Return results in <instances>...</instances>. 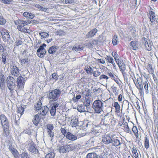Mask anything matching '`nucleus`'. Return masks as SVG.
I'll return each instance as SVG.
<instances>
[{
  "label": "nucleus",
  "mask_w": 158,
  "mask_h": 158,
  "mask_svg": "<svg viewBox=\"0 0 158 158\" xmlns=\"http://www.w3.org/2000/svg\"><path fill=\"white\" fill-rule=\"evenodd\" d=\"M24 111V109L22 106L19 107L17 110V112L18 113L20 114V115L21 116L23 114Z\"/></svg>",
  "instance_id": "49"
},
{
  "label": "nucleus",
  "mask_w": 158,
  "mask_h": 158,
  "mask_svg": "<svg viewBox=\"0 0 158 158\" xmlns=\"http://www.w3.org/2000/svg\"><path fill=\"white\" fill-rule=\"evenodd\" d=\"M91 98L90 96L88 95L85 98L84 102V104L86 106H89L90 103Z\"/></svg>",
  "instance_id": "26"
},
{
  "label": "nucleus",
  "mask_w": 158,
  "mask_h": 158,
  "mask_svg": "<svg viewBox=\"0 0 158 158\" xmlns=\"http://www.w3.org/2000/svg\"><path fill=\"white\" fill-rule=\"evenodd\" d=\"M105 58L108 62L111 64L114 63V59L113 58L110 56H107L105 57Z\"/></svg>",
  "instance_id": "48"
},
{
  "label": "nucleus",
  "mask_w": 158,
  "mask_h": 158,
  "mask_svg": "<svg viewBox=\"0 0 158 158\" xmlns=\"http://www.w3.org/2000/svg\"><path fill=\"white\" fill-rule=\"evenodd\" d=\"M144 146L146 149H148L149 147V140L147 136L144 137Z\"/></svg>",
  "instance_id": "37"
},
{
  "label": "nucleus",
  "mask_w": 158,
  "mask_h": 158,
  "mask_svg": "<svg viewBox=\"0 0 158 158\" xmlns=\"http://www.w3.org/2000/svg\"><path fill=\"white\" fill-rule=\"evenodd\" d=\"M65 136L68 139L72 141L75 140L77 139L76 136L73 135L69 132L67 133Z\"/></svg>",
  "instance_id": "22"
},
{
  "label": "nucleus",
  "mask_w": 158,
  "mask_h": 158,
  "mask_svg": "<svg viewBox=\"0 0 158 158\" xmlns=\"http://www.w3.org/2000/svg\"><path fill=\"white\" fill-rule=\"evenodd\" d=\"M123 125L124 126V127L125 131L128 133H131V131L127 123V122L124 123L123 124Z\"/></svg>",
  "instance_id": "39"
},
{
  "label": "nucleus",
  "mask_w": 158,
  "mask_h": 158,
  "mask_svg": "<svg viewBox=\"0 0 158 158\" xmlns=\"http://www.w3.org/2000/svg\"><path fill=\"white\" fill-rule=\"evenodd\" d=\"M28 145L29 146L28 150L29 151L34 154L38 153V151L35 147V144L33 142H30Z\"/></svg>",
  "instance_id": "9"
},
{
  "label": "nucleus",
  "mask_w": 158,
  "mask_h": 158,
  "mask_svg": "<svg viewBox=\"0 0 158 158\" xmlns=\"http://www.w3.org/2000/svg\"><path fill=\"white\" fill-rule=\"evenodd\" d=\"M61 94L60 90L58 89H55L50 92L48 94V98L50 101H56Z\"/></svg>",
  "instance_id": "3"
},
{
  "label": "nucleus",
  "mask_w": 158,
  "mask_h": 158,
  "mask_svg": "<svg viewBox=\"0 0 158 158\" xmlns=\"http://www.w3.org/2000/svg\"><path fill=\"white\" fill-rule=\"evenodd\" d=\"M8 148L15 158H19V153L16 149L13 148L11 145H10Z\"/></svg>",
  "instance_id": "15"
},
{
  "label": "nucleus",
  "mask_w": 158,
  "mask_h": 158,
  "mask_svg": "<svg viewBox=\"0 0 158 158\" xmlns=\"http://www.w3.org/2000/svg\"><path fill=\"white\" fill-rule=\"evenodd\" d=\"M104 102L100 100H95L93 104L92 107L95 113L100 114L103 111Z\"/></svg>",
  "instance_id": "2"
},
{
  "label": "nucleus",
  "mask_w": 158,
  "mask_h": 158,
  "mask_svg": "<svg viewBox=\"0 0 158 158\" xmlns=\"http://www.w3.org/2000/svg\"><path fill=\"white\" fill-rule=\"evenodd\" d=\"M98 155L95 153L91 152L88 153L86 156V158H98Z\"/></svg>",
  "instance_id": "33"
},
{
  "label": "nucleus",
  "mask_w": 158,
  "mask_h": 158,
  "mask_svg": "<svg viewBox=\"0 0 158 158\" xmlns=\"http://www.w3.org/2000/svg\"><path fill=\"white\" fill-rule=\"evenodd\" d=\"M6 23V20L3 17L0 16V24L1 25H4Z\"/></svg>",
  "instance_id": "53"
},
{
  "label": "nucleus",
  "mask_w": 158,
  "mask_h": 158,
  "mask_svg": "<svg viewBox=\"0 0 158 158\" xmlns=\"http://www.w3.org/2000/svg\"><path fill=\"white\" fill-rule=\"evenodd\" d=\"M60 131L62 134L65 136L66 133V130L65 129V127L64 128L61 127L60 129Z\"/></svg>",
  "instance_id": "61"
},
{
  "label": "nucleus",
  "mask_w": 158,
  "mask_h": 158,
  "mask_svg": "<svg viewBox=\"0 0 158 158\" xmlns=\"http://www.w3.org/2000/svg\"><path fill=\"white\" fill-rule=\"evenodd\" d=\"M110 120V118L109 116V115L107 114L102 118L100 122V125L101 126L103 125L106 127H108Z\"/></svg>",
  "instance_id": "7"
},
{
  "label": "nucleus",
  "mask_w": 158,
  "mask_h": 158,
  "mask_svg": "<svg viewBox=\"0 0 158 158\" xmlns=\"http://www.w3.org/2000/svg\"><path fill=\"white\" fill-rule=\"evenodd\" d=\"M23 15L24 17L27 18L32 19L35 17V15L31 13H29L27 12H25L23 14Z\"/></svg>",
  "instance_id": "28"
},
{
  "label": "nucleus",
  "mask_w": 158,
  "mask_h": 158,
  "mask_svg": "<svg viewBox=\"0 0 158 158\" xmlns=\"http://www.w3.org/2000/svg\"><path fill=\"white\" fill-rule=\"evenodd\" d=\"M99 128L97 127H96L93 129L92 132L93 134L94 135H95L96 136H99L100 134V132L99 130Z\"/></svg>",
  "instance_id": "36"
},
{
  "label": "nucleus",
  "mask_w": 158,
  "mask_h": 158,
  "mask_svg": "<svg viewBox=\"0 0 158 158\" xmlns=\"http://www.w3.org/2000/svg\"><path fill=\"white\" fill-rule=\"evenodd\" d=\"M21 158H29L27 152H23L21 154Z\"/></svg>",
  "instance_id": "52"
},
{
  "label": "nucleus",
  "mask_w": 158,
  "mask_h": 158,
  "mask_svg": "<svg viewBox=\"0 0 158 158\" xmlns=\"http://www.w3.org/2000/svg\"><path fill=\"white\" fill-rule=\"evenodd\" d=\"M113 92L115 95L118 94V91L117 87L114 86V85L111 87Z\"/></svg>",
  "instance_id": "56"
},
{
  "label": "nucleus",
  "mask_w": 158,
  "mask_h": 158,
  "mask_svg": "<svg viewBox=\"0 0 158 158\" xmlns=\"http://www.w3.org/2000/svg\"><path fill=\"white\" fill-rule=\"evenodd\" d=\"M39 117L40 116L38 114H36L34 117V118L32 121L34 124L37 126L40 121Z\"/></svg>",
  "instance_id": "30"
},
{
  "label": "nucleus",
  "mask_w": 158,
  "mask_h": 158,
  "mask_svg": "<svg viewBox=\"0 0 158 158\" xmlns=\"http://www.w3.org/2000/svg\"><path fill=\"white\" fill-rule=\"evenodd\" d=\"M84 49V47H81L79 45L76 44L74 45L72 48V50L76 51H80Z\"/></svg>",
  "instance_id": "35"
},
{
  "label": "nucleus",
  "mask_w": 158,
  "mask_h": 158,
  "mask_svg": "<svg viewBox=\"0 0 158 158\" xmlns=\"http://www.w3.org/2000/svg\"><path fill=\"white\" fill-rule=\"evenodd\" d=\"M144 45L146 49L148 51H150L151 50L152 45L150 43L149 41L148 40L147 41L145 39L144 40Z\"/></svg>",
  "instance_id": "25"
},
{
  "label": "nucleus",
  "mask_w": 158,
  "mask_h": 158,
  "mask_svg": "<svg viewBox=\"0 0 158 158\" xmlns=\"http://www.w3.org/2000/svg\"><path fill=\"white\" fill-rule=\"evenodd\" d=\"M149 14L150 20L152 23L154 24L156 22H157V19L156 18L155 14L154 12L152 11H150Z\"/></svg>",
  "instance_id": "14"
},
{
  "label": "nucleus",
  "mask_w": 158,
  "mask_h": 158,
  "mask_svg": "<svg viewBox=\"0 0 158 158\" xmlns=\"http://www.w3.org/2000/svg\"><path fill=\"white\" fill-rule=\"evenodd\" d=\"M18 23L19 25H20L24 27L30 23V22L28 20L23 21L20 19H18Z\"/></svg>",
  "instance_id": "34"
},
{
  "label": "nucleus",
  "mask_w": 158,
  "mask_h": 158,
  "mask_svg": "<svg viewBox=\"0 0 158 158\" xmlns=\"http://www.w3.org/2000/svg\"><path fill=\"white\" fill-rule=\"evenodd\" d=\"M108 78L109 77L105 75H101L99 77L100 79H105L107 80L106 81H107V80L108 79Z\"/></svg>",
  "instance_id": "62"
},
{
  "label": "nucleus",
  "mask_w": 158,
  "mask_h": 158,
  "mask_svg": "<svg viewBox=\"0 0 158 158\" xmlns=\"http://www.w3.org/2000/svg\"><path fill=\"white\" fill-rule=\"evenodd\" d=\"M133 80L135 85L137 88L139 90L140 93L141 94L143 93V86L145 89V91L146 94H148V80H146V81H144L143 83V78L142 77H138L137 79V82L136 83H135L134 79H133Z\"/></svg>",
  "instance_id": "1"
},
{
  "label": "nucleus",
  "mask_w": 158,
  "mask_h": 158,
  "mask_svg": "<svg viewBox=\"0 0 158 158\" xmlns=\"http://www.w3.org/2000/svg\"><path fill=\"white\" fill-rule=\"evenodd\" d=\"M52 78L50 80L53 79L55 81H56L58 79V75L56 73H54L52 75Z\"/></svg>",
  "instance_id": "51"
},
{
  "label": "nucleus",
  "mask_w": 158,
  "mask_h": 158,
  "mask_svg": "<svg viewBox=\"0 0 158 158\" xmlns=\"http://www.w3.org/2000/svg\"><path fill=\"white\" fill-rule=\"evenodd\" d=\"M55 154L53 152H50L47 154L45 158H54Z\"/></svg>",
  "instance_id": "47"
},
{
  "label": "nucleus",
  "mask_w": 158,
  "mask_h": 158,
  "mask_svg": "<svg viewBox=\"0 0 158 158\" xmlns=\"http://www.w3.org/2000/svg\"><path fill=\"white\" fill-rule=\"evenodd\" d=\"M20 61L21 63V64L22 66H25L26 63H28V59L27 58H25L22 60H20Z\"/></svg>",
  "instance_id": "44"
},
{
  "label": "nucleus",
  "mask_w": 158,
  "mask_h": 158,
  "mask_svg": "<svg viewBox=\"0 0 158 158\" xmlns=\"http://www.w3.org/2000/svg\"><path fill=\"white\" fill-rule=\"evenodd\" d=\"M137 42L135 41H132L130 44V46L131 47V48L134 50H137L138 49L137 45Z\"/></svg>",
  "instance_id": "31"
},
{
  "label": "nucleus",
  "mask_w": 158,
  "mask_h": 158,
  "mask_svg": "<svg viewBox=\"0 0 158 158\" xmlns=\"http://www.w3.org/2000/svg\"><path fill=\"white\" fill-rule=\"evenodd\" d=\"M38 56L40 57L44 56L46 52L45 50L42 46H40L37 50Z\"/></svg>",
  "instance_id": "16"
},
{
  "label": "nucleus",
  "mask_w": 158,
  "mask_h": 158,
  "mask_svg": "<svg viewBox=\"0 0 158 158\" xmlns=\"http://www.w3.org/2000/svg\"><path fill=\"white\" fill-rule=\"evenodd\" d=\"M112 136V135L110 136L107 135H105L102 137V142L105 144L110 143Z\"/></svg>",
  "instance_id": "10"
},
{
  "label": "nucleus",
  "mask_w": 158,
  "mask_h": 158,
  "mask_svg": "<svg viewBox=\"0 0 158 158\" xmlns=\"http://www.w3.org/2000/svg\"><path fill=\"white\" fill-rule=\"evenodd\" d=\"M0 1L2 3L5 4L12 3L13 2V0H0Z\"/></svg>",
  "instance_id": "54"
},
{
  "label": "nucleus",
  "mask_w": 158,
  "mask_h": 158,
  "mask_svg": "<svg viewBox=\"0 0 158 158\" xmlns=\"http://www.w3.org/2000/svg\"><path fill=\"white\" fill-rule=\"evenodd\" d=\"M41 109L42 111H40V114L42 116L45 115L49 110V108L47 106H44Z\"/></svg>",
  "instance_id": "27"
},
{
  "label": "nucleus",
  "mask_w": 158,
  "mask_h": 158,
  "mask_svg": "<svg viewBox=\"0 0 158 158\" xmlns=\"http://www.w3.org/2000/svg\"><path fill=\"white\" fill-rule=\"evenodd\" d=\"M132 131L134 132L136 137H138L139 134L138 133V131L136 127L134 126L132 128Z\"/></svg>",
  "instance_id": "46"
},
{
  "label": "nucleus",
  "mask_w": 158,
  "mask_h": 158,
  "mask_svg": "<svg viewBox=\"0 0 158 158\" xmlns=\"http://www.w3.org/2000/svg\"><path fill=\"white\" fill-rule=\"evenodd\" d=\"M116 62L117 64L118 65V66H119L121 65H122L124 64L123 61L121 59H119Z\"/></svg>",
  "instance_id": "60"
},
{
  "label": "nucleus",
  "mask_w": 158,
  "mask_h": 158,
  "mask_svg": "<svg viewBox=\"0 0 158 158\" xmlns=\"http://www.w3.org/2000/svg\"><path fill=\"white\" fill-rule=\"evenodd\" d=\"M113 106L115 108V112L119 113L120 111V106L117 102H115L113 104Z\"/></svg>",
  "instance_id": "24"
},
{
  "label": "nucleus",
  "mask_w": 158,
  "mask_h": 158,
  "mask_svg": "<svg viewBox=\"0 0 158 158\" xmlns=\"http://www.w3.org/2000/svg\"><path fill=\"white\" fill-rule=\"evenodd\" d=\"M27 78L24 75L18 77L16 80V85L19 89H22L23 88Z\"/></svg>",
  "instance_id": "5"
},
{
  "label": "nucleus",
  "mask_w": 158,
  "mask_h": 158,
  "mask_svg": "<svg viewBox=\"0 0 158 158\" xmlns=\"http://www.w3.org/2000/svg\"><path fill=\"white\" fill-rule=\"evenodd\" d=\"M78 111L80 112H89L90 110L89 107L86 106V105H78L77 107Z\"/></svg>",
  "instance_id": "11"
},
{
  "label": "nucleus",
  "mask_w": 158,
  "mask_h": 158,
  "mask_svg": "<svg viewBox=\"0 0 158 158\" xmlns=\"http://www.w3.org/2000/svg\"><path fill=\"white\" fill-rule=\"evenodd\" d=\"M2 60L4 64H5L6 61V56L4 54L2 55Z\"/></svg>",
  "instance_id": "63"
},
{
  "label": "nucleus",
  "mask_w": 158,
  "mask_h": 158,
  "mask_svg": "<svg viewBox=\"0 0 158 158\" xmlns=\"http://www.w3.org/2000/svg\"><path fill=\"white\" fill-rule=\"evenodd\" d=\"M56 47L52 46L50 47L48 50V53L50 54L53 53L56 51Z\"/></svg>",
  "instance_id": "41"
},
{
  "label": "nucleus",
  "mask_w": 158,
  "mask_h": 158,
  "mask_svg": "<svg viewBox=\"0 0 158 158\" xmlns=\"http://www.w3.org/2000/svg\"><path fill=\"white\" fill-rule=\"evenodd\" d=\"M70 124L72 127H76L77 126H78V121L77 118H73L71 121Z\"/></svg>",
  "instance_id": "23"
},
{
  "label": "nucleus",
  "mask_w": 158,
  "mask_h": 158,
  "mask_svg": "<svg viewBox=\"0 0 158 158\" xmlns=\"http://www.w3.org/2000/svg\"><path fill=\"white\" fill-rule=\"evenodd\" d=\"M118 36L117 35H114L112 39V43L114 45H116L118 43V41L117 39Z\"/></svg>",
  "instance_id": "40"
},
{
  "label": "nucleus",
  "mask_w": 158,
  "mask_h": 158,
  "mask_svg": "<svg viewBox=\"0 0 158 158\" xmlns=\"http://www.w3.org/2000/svg\"><path fill=\"white\" fill-rule=\"evenodd\" d=\"M73 147L71 145H66L60 146L58 148L60 153H64L69 152V150L73 149Z\"/></svg>",
  "instance_id": "6"
},
{
  "label": "nucleus",
  "mask_w": 158,
  "mask_h": 158,
  "mask_svg": "<svg viewBox=\"0 0 158 158\" xmlns=\"http://www.w3.org/2000/svg\"><path fill=\"white\" fill-rule=\"evenodd\" d=\"M10 73L15 77H18L20 73L19 69L17 66L14 65L11 68Z\"/></svg>",
  "instance_id": "12"
},
{
  "label": "nucleus",
  "mask_w": 158,
  "mask_h": 158,
  "mask_svg": "<svg viewBox=\"0 0 158 158\" xmlns=\"http://www.w3.org/2000/svg\"><path fill=\"white\" fill-rule=\"evenodd\" d=\"M1 33L4 40L9 39L10 35L7 31L5 29H3L1 31Z\"/></svg>",
  "instance_id": "20"
},
{
  "label": "nucleus",
  "mask_w": 158,
  "mask_h": 158,
  "mask_svg": "<svg viewBox=\"0 0 158 158\" xmlns=\"http://www.w3.org/2000/svg\"><path fill=\"white\" fill-rule=\"evenodd\" d=\"M3 135L4 137H7L10 135L9 129L8 127H3Z\"/></svg>",
  "instance_id": "29"
},
{
  "label": "nucleus",
  "mask_w": 158,
  "mask_h": 158,
  "mask_svg": "<svg viewBox=\"0 0 158 158\" xmlns=\"http://www.w3.org/2000/svg\"><path fill=\"white\" fill-rule=\"evenodd\" d=\"M35 6L37 8L39 9V10L44 11V12H47L48 11V9L43 7L41 6L40 5L38 4H36L35 5Z\"/></svg>",
  "instance_id": "38"
},
{
  "label": "nucleus",
  "mask_w": 158,
  "mask_h": 158,
  "mask_svg": "<svg viewBox=\"0 0 158 158\" xmlns=\"http://www.w3.org/2000/svg\"><path fill=\"white\" fill-rule=\"evenodd\" d=\"M132 152L135 157L136 158L138 157V154L137 152V150L135 148L133 147L132 148Z\"/></svg>",
  "instance_id": "45"
},
{
  "label": "nucleus",
  "mask_w": 158,
  "mask_h": 158,
  "mask_svg": "<svg viewBox=\"0 0 158 158\" xmlns=\"http://www.w3.org/2000/svg\"><path fill=\"white\" fill-rule=\"evenodd\" d=\"M59 104L57 102H54L51 105L52 106L50 110V114L51 116H54L55 115L56 112V108L57 107Z\"/></svg>",
  "instance_id": "13"
},
{
  "label": "nucleus",
  "mask_w": 158,
  "mask_h": 158,
  "mask_svg": "<svg viewBox=\"0 0 158 158\" xmlns=\"http://www.w3.org/2000/svg\"><path fill=\"white\" fill-rule=\"evenodd\" d=\"M125 66L126 65L124 64L119 66H118L120 68V70L122 73L124 80L126 79H127V74L126 73V72H125Z\"/></svg>",
  "instance_id": "19"
},
{
  "label": "nucleus",
  "mask_w": 158,
  "mask_h": 158,
  "mask_svg": "<svg viewBox=\"0 0 158 158\" xmlns=\"http://www.w3.org/2000/svg\"><path fill=\"white\" fill-rule=\"evenodd\" d=\"M42 103L40 101H38L37 103H36L34 105V108L35 110L38 111L41 110L42 108Z\"/></svg>",
  "instance_id": "32"
},
{
  "label": "nucleus",
  "mask_w": 158,
  "mask_h": 158,
  "mask_svg": "<svg viewBox=\"0 0 158 158\" xmlns=\"http://www.w3.org/2000/svg\"><path fill=\"white\" fill-rule=\"evenodd\" d=\"M101 72L98 71H96L93 72V75L94 77H96L99 76L101 75Z\"/></svg>",
  "instance_id": "59"
},
{
  "label": "nucleus",
  "mask_w": 158,
  "mask_h": 158,
  "mask_svg": "<svg viewBox=\"0 0 158 158\" xmlns=\"http://www.w3.org/2000/svg\"><path fill=\"white\" fill-rule=\"evenodd\" d=\"M6 81L7 86L10 92H12L16 87L15 80L13 77L9 76L7 77Z\"/></svg>",
  "instance_id": "4"
},
{
  "label": "nucleus",
  "mask_w": 158,
  "mask_h": 158,
  "mask_svg": "<svg viewBox=\"0 0 158 158\" xmlns=\"http://www.w3.org/2000/svg\"><path fill=\"white\" fill-rule=\"evenodd\" d=\"M91 42L93 46L97 45L98 44V41L94 39L91 40Z\"/></svg>",
  "instance_id": "64"
},
{
  "label": "nucleus",
  "mask_w": 158,
  "mask_h": 158,
  "mask_svg": "<svg viewBox=\"0 0 158 158\" xmlns=\"http://www.w3.org/2000/svg\"><path fill=\"white\" fill-rule=\"evenodd\" d=\"M0 119L1 124L3 127H8L9 123L6 117L4 114H2L0 116Z\"/></svg>",
  "instance_id": "8"
},
{
  "label": "nucleus",
  "mask_w": 158,
  "mask_h": 158,
  "mask_svg": "<svg viewBox=\"0 0 158 158\" xmlns=\"http://www.w3.org/2000/svg\"><path fill=\"white\" fill-rule=\"evenodd\" d=\"M39 35L43 38H47L49 36L48 34L45 32H41L39 33Z\"/></svg>",
  "instance_id": "50"
},
{
  "label": "nucleus",
  "mask_w": 158,
  "mask_h": 158,
  "mask_svg": "<svg viewBox=\"0 0 158 158\" xmlns=\"http://www.w3.org/2000/svg\"><path fill=\"white\" fill-rule=\"evenodd\" d=\"M5 81L4 76L2 73H0V87L1 90H4L5 88Z\"/></svg>",
  "instance_id": "18"
},
{
  "label": "nucleus",
  "mask_w": 158,
  "mask_h": 158,
  "mask_svg": "<svg viewBox=\"0 0 158 158\" xmlns=\"http://www.w3.org/2000/svg\"><path fill=\"white\" fill-rule=\"evenodd\" d=\"M85 69L88 74L91 73L93 71L92 68L89 66H85Z\"/></svg>",
  "instance_id": "42"
},
{
  "label": "nucleus",
  "mask_w": 158,
  "mask_h": 158,
  "mask_svg": "<svg viewBox=\"0 0 158 158\" xmlns=\"http://www.w3.org/2000/svg\"><path fill=\"white\" fill-rule=\"evenodd\" d=\"M111 141V142L110 143L112 144V146L115 147L118 146L121 144L119 140L118 139V138L114 137L113 136H112Z\"/></svg>",
  "instance_id": "17"
},
{
  "label": "nucleus",
  "mask_w": 158,
  "mask_h": 158,
  "mask_svg": "<svg viewBox=\"0 0 158 158\" xmlns=\"http://www.w3.org/2000/svg\"><path fill=\"white\" fill-rule=\"evenodd\" d=\"M98 30L96 28H94L88 32L86 35L87 38H90L94 36L97 32Z\"/></svg>",
  "instance_id": "21"
},
{
  "label": "nucleus",
  "mask_w": 158,
  "mask_h": 158,
  "mask_svg": "<svg viewBox=\"0 0 158 158\" xmlns=\"http://www.w3.org/2000/svg\"><path fill=\"white\" fill-rule=\"evenodd\" d=\"M46 127L47 132L52 131L54 128L53 125L52 124H48L46 126Z\"/></svg>",
  "instance_id": "43"
},
{
  "label": "nucleus",
  "mask_w": 158,
  "mask_h": 158,
  "mask_svg": "<svg viewBox=\"0 0 158 158\" xmlns=\"http://www.w3.org/2000/svg\"><path fill=\"white\" fill-rule=\"evenodd\" d=\"M48 133L49 136L51 138V140L52 141L53 139V137L54 136V132L53 131H50L49 132H47Z\"/></svg>",
  "instance_id": "57"
},
{
  "label": "nucleus",
  "mask_w": 158,
  "mask_h": 158,
  "mask_svg": "<svg viewBox=\"0 0 158 158\" xmlns=\"http://www.w3.org/2000/svg\"><path fill=\"white\" fill-rule=\"evenodd\" d=\"M108 75L111 78L113 79H115L117 76L115 75L114 74L112 73L111 72H108L107 73Z\"/></svg>",
  "instance_id": "55"
},
{
  "label": "nucleus",
  "mask_w": 158,
  "mask_h": 158,
  "mask_svg": "<svg viewBox=\"0 0 158 158\" xmlns=\"http://www.w3.org/2000/svg\"><path fill=\"white\" fill-rule=\"evenodd\" d=\"M148 69L149 71V73H152V72H153V69L152 68V65L149 64L148 65Z\"/></svg>",
  "instance_id": "58"
}]
</instances>
